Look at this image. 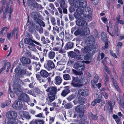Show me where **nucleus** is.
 Returning <instances> with one entry per match:
<instances>
[{
    "label": "nucleus",
    "mask_w": 124,
    "mask_h": 124,
    "mask_svg": "<svg viewBox=\"0 0 124 124\" xmlns=\"http://www.w3.org/2000/svg\"><path fill=\"white\" fill-rule=\"evenodd\" d=\"M77 8L76 12L74 14V16L76 19L80 18L82 14L84 16L87 18L91 13V9L89 7L83 9L79 8Z\"/></svg>",
    "instance_id": "nucleus-1"
},
{
    "label": "nucleus",
    "mask_w": 124,
    "mask_h": 124,
    "mask_svg": "<svg viewBox=\"0 0 124 124\" xmlns=\"http://www.w3.org/2000/svg\"><path fill=\"white\" fill-rule=\"evenodd\" d=\"M96 49V46L92 47L91 46H85L81 49L83 53L84 54H88L89 55H92L95 52Z\"/></svg>",
    "instance_id": "nucleus-2"
},
{
    "label": "nucleus",
    "mask_w": 124,
    "mask_h": 124,
    "mask_svg": "<svg viewBox=\"0 0 124 124\" xmlns=\"http://www.w3.org/2000/svg\"><path fill=\"white\" fill-rule=\"evenodd\" d=\"M73 67L76 70L82 71L84 70L85 68L84 63L82 61L77 62L74 64Z\"/></svg>",
    "instance_id": "nucleus-3"
},
{
    "label": "nucleus",
    "mask_w": 124,
    "mask_h": 124,
    "mask_svg": "<svg viewBox=\"0 0 124 124\" xmlns=\"http://www.w3.org/2000/svg\"><path fill=\"white\" fill-rule=\"evenodd\" d=\"M87 6V2L85 0H79L78 2H76L75 4V7L76 8L80 7L85 8Z\"/></svg>",
    "instance_id": "nucleus-4"
},
{
    "label": "nucleus",
    "mask_w": 124,
    "mask_h": 124,
    "mask_svg": "<svg viewBox=\"0 0 124 124\" xmlns=\"http://www.w3.org/2000/svg\"><path fill=\"white\" fill-rule=\"evenodd\" d=\"M95 40L94 38L92 36H91L86 39V42L88 46H91L93 47L96 46L94 45Z\"/></svg>",
    "instance_id": "nucleus-5"
},
{
    "label": "nucleus",
    "mask_w": 124,
    "mask_h": 124,
    "mask_svg": "<svg viewBox=\"0 0 124 124\" xmlns=\"http://www.w3.org/2000/svg\"><path fill=\"white\" fill-rule=\"evenodd\" d=\"M21 85L18 84H15L13 86V90L17 95H20L23 92L20 88Z\"/></svg>",
    "instance_id": "nucleus-6"
},
{
    "label": "nucleus",
    "mask_w": 124,
    "mask_h": 124,
    "mask_svg": "<svg viewBox=\"0 0 124 124\" xmlns=\"http://www.w3.org/2000/svg\"><path fill=\"white\" fill-rule=\"evenodd\" d=\"M17 116V112L15 111H10L6 113V116L9 119H13L16 118Z\"/></svg>",
    "instance_id": "nucleus-7"
},
{
    "label": "nucleus",
    "mask_w": 124,
    "mask_h": 124,
    "mask_svg": "<svg viewBox=\"0 0 124 124\" xmlns=\"http://www.w3.org/2000/svg\"><path fill=\"white\" fill-rule=\"evenodd\" d=\"M18 99L20 101L25 102H28L30 101V98L28 95L25 93H23L21 94L18 97Z\"/></svg>",
    "instance_id": "nucleus-8"
},
{
    "label": "nucleus",
    "mask_w": 124,
    "mask_h": 124,
    "mask_svg": "<svg viewBox=\"0 0 124 124\" xmlns=\"http://www.w3.org/2000/svg\"><path fill=\"white\" fill-rule=\"evenodd\" d=\"M12 106L14 109L17 110H20L22 108L23 105L21 101H15Z\"/></svg>",
    "instance_id": "nucleus-9"
},
{
    "label": "nucleus",
    "mask_w": 124,
    "mask_h": 124,
    "mask_svg": "<svg viewBox=\"0 0 124 124\" xmlns=\"http://www.w3.org/2000/svg\"><path fill=\"white\" fill-rule=\"evenodd\" d=\"M78 19V20L76 22V24L77 25L81 26L83 28H86L87 27V24L85 21Z\"/></svg>",
    "instance_id": "nucleus-10"
},
{
    "label": "nucleus",
    "mask_w": 124,
    "mask_h": 124,
    "mask_svg": "<svg viewBox=\"0 0 124 124\" xmlns=\"http://www.w3.org/2000/svg\"><path fill=\"white\" fill-rule=\"evenodd\" d=\"M78 93L80 95L86 96L88 95L89 93V91L87 89H81L79 90Z\"/></svg>",
    "instance_id": "nucleus-11"
},
{
    "label": "nucleus",
    "mask_w": 124,
    "mask_h": 124,
    "mask_svg": "<svg viewBox=\"0 0 124 124\" xmlns=\"http://www.w3.org/2000/svg\"><path fill=\"white\" fill-rule=\"evenodd\" d=\"M15 72L19 75L23 76L26 74V69L21 70L19 67H18L15 69Z\"/></svg>",
    "instance_id": "nucleus-12"
},
{
    "label": "nucleus",
    "mask_w": 124,
    "mask_h": 124,
    "mask_svg": "<svg viewBox=\"0 0 124 124\" xmlns=\"http://www.w3.org/2000/svg\"><path fill=\"white\" fill-rule=\"evenodd\" d=\"M47 65H46V66L44 65V67L45 68H47L48 70L54 69L55 67V65L53 61L50 60L47 61Z\"/></svg>",
    "instance_id": "nucleus-13"
},
{
    "label": "nucleus",
    "mask_w": 124,
    "mask_h": 124,
    "mask_svg": "<svg viewBox=\"0 0 124 124\" xmlns=\"http://www.w3.org/2000/svg\"><path fill=\"white\" fill-rule=\"evenodd\" d=\"M47 92H50L49 95H55L57 91V88L54 87H48L47 89L46 90Z\"/></svg>",
    "instance_id": "nucleus-14"
},
{
    "label": "nucleus",
    "mask_w": 124,
    "mask_h": 124,
    "mask_svg": "<svg viewBox=\"0 0 124 124\" xmlns=\"http://www.w3.org/2000/svg\"><path fill=\"white\" fill-rule=\"evenodd\" d=\"M20 60L22 65L24 66L29 64L31 63V61L30 59L27 57H22L20 58Z\"/></svg>",
    "instance_id": "nucleus-15"
},
{
    "label": "nucleus",
    "mask_w": 124,
    "mask_h": 124,
    "mask_svg": "<svg viewBox=\"0 0 124 124\" xmlns=\"http://www.w3.org/2000/svg\"><path fill=\"white\" fill-rule=\"evenodd\" d=\"M85 108V105L82 104H80L76 107L75 110L77 113H80L84 112V110Z\"/></svg>",
    "instance_id": "nucleus-16"
},
{
    "label": "nucleus",
    "mask_w": 124,
    "mask_h": 124,
    "mask_svg": "<svg viewBox=\"0 0 124 124\" xmlns=\"http://www.w3.org/2000/svg\"><path fill=\"white\" fill-rule=\"evenodd\" d=\"M39 14L37 12H35L33 13L32 15V17L33 19L35 21V22L36 24L38 23L39 24V21L40 19L38 18Z\"/></svg>",
    "instance_id": "nucleus-17"
},
{
    "label": "nucleus",
    "mask_w": 124,
    "mask_h": 124,
    "mask_svg": "<svg viewBox=\"0 0 124 124\" xmlns=\"http://www.w3.org/2000/svg\"><path fill=\"white\" fill-rule=\"evenodd\" d=\"M74 44L73 43L69 42L64 47L65 49L66 50L71 49L73 48Z\"/></svg>",
    "instance_id": "nucleus-18"
},
{
    "label": "nucleus",
    "mask_w": 124,
    "mask_h": 124,
    "mask_svg": "<svg viewBox=\"0 0 124 124\" xmlns=\"http://www.w3.org/2000/svg\"><path fill=\"white\" fill-rule=\"evenodd\" d=\"M34 40L31 39H29L28 38H25L24 40V43L27 44L33 45L32 44L33 43Z\"/></svg>",
    "instance_id": "nucleus-19"
},
{
    "label": "nucleus",
    "mask_w": 124,
    "mask_h": 124,
    "mask_svg": "<svg viewBox=\"0 0 124 124\" xmlns=\"http://www.w3.org/2000/svg\"><path fill=\"white\" fill-rule=\"evenodd\" d=\"M75 36H77L79 35L81 36H83V29L79 28L74 33Z\"/></svg>",
    "instance_id": "nucleus-20"
},
{
    "label": "nucleus",
    "mask_w": 124,
    "mask_h": 124,
    "mask_svg": "<svg viewBox=\"0 0 124 124\" xmlns=\"http://www.w3.org/2000/svg\"><path fill=\"white\" fill-rule=\"evenodd\" d=\"M55 84L57 85H59L62 82V79L61 77L59 76H57L55 77Z\"/></svg>",
    "instance_id": "nucleus-21"
},
{
    "label": "nucleus",
    "mask_w": 124,
    "mask_h": 124,
    "mask_svg": "<svg viewBox=\"0 0 124 124\" xmlns=\"http://www.w3.org/2000/svg\"><path fill=\"white\" fill-rule=\"evenodd\" d=\"M40 74L43 78H47L48 75V73L46 70H42L40 72Z\"/></svg>",
    "instance_id": "nucleus-22"
},
{
    "label": "nucleus",
    "mask_w": 124,
    "mask_h": 124,
    "mask_svg": "<svg viewBox=\"0 0 124 124\" xmlns=\"http://www.w3.org/2000/svg\"><path fill=\"white\" fill-rule=\"evenodd\" d=\"M70 92V90L68 89H64L62 91L61 93V95L62 96L64 97Z\"/></svg>",
    "instance_id": "nucleus-23"
},
{
    "label": "nucleus",
    "mask_w": 124,
    "mask_h": 124,
    "mask_svg": "<svg viewBox=\"0 0 124 124\" xmlns=\"http://www.w3.org/2000/svg\"><path fill=\"white\" fill-rule=\"evenodd\" d=\"M28 4L30 8L33 9L35 7V1L33 2L32 1H28Z\"/></svg>",
    "instance_id": "nucleus-24"
},
{
    "label": "nucleus",
    "mask_w": 124,
    "mask_h": 124,
    "mask_svg": "<svg viewBox=\"0 0 124 124\" xmlns=\"http://www.w3.org/2000/svg\"><path fill=\"white\" fill-rule=\"evenodd\" d=\"M78 117L80 119L82 120H84L86 119V116L84 115V112L79 113Z\"/></svg>",
    "instance_id": "nucleus-25"
},
{
    "label": "nucleus",
    "mask_w": 124,
    "mask_h": 124,
    "mask_svg": "<svg viewBox=\"0 0 124 124\" xmlns=\"http://www.w3.org/2000/svg\"><path fill=\"white\" fill-rule=\"evenodd\" d=\"M21 113L23 114V116L26 119L29 120L31 118V116H30L29 113L28 112H24L23 111H22Z\"/></svg>",
    "instance_id": "nucleus-26"
},
{
    "label": "nucleus",
    "mask_w": 124,
    "mask_h": 124,
    "mask_svg": "<svg viewBox=\"0 0 124 124\" xmlns=\"http://www.w3.org/2000/svg\"><path fill=\"white\" fill-rule=\"evenodd\" d=\"M68 56L72 58L75 57L77 55L76 53L72 51L68 52Z\"/></svg>",
    "instance_id": "nucleus-27"
},
{
    "label": "nucleus",
    "mask_w": 124,
    "mask_h": 124,
    "mask_svg": "<svg viewBox=\"0 0 124 124\" xmlns=\"http://www.w3.org/2000/svg\"><path fill=\"white\" fill-rule=\"evenodd\" d=\"M89 116L92 120H96L98 118V117L96 115H93L91 112L89 113Z\"/></svg>",
    "instance_id": "nucleus-28"
},
{
    "label": "nucleus",
    "mask_w": 124,
    "mask_h": 124,
    "mask_svg": "<svg viewBox=\"0 0 124 124\" xmlns=\"http://www.w3.org/2000/svg\"><path fill=\"white\" fill-rule=\"evenodd\" d=\"M79 102L83 103L86 101V99L84 97H82L80 96L78 98Z\"/></svg>",
    "instance_id": "nucleus-29"
},
{
    "label": "nucleus",
    "mask_w": 124,
    "mask_h": 124,
    "mask_svg": "<svg viewBox=\"0 0 124 124\" xmlns=\"http://www.w3.org/2000/svg\"><path fill=\"white\" fill-rule=\"evenodd\" d=\"M79 72H78L75 70L73 69L72 70V71L74 74L77 75H81L83 74L82 71L79 70Z\"/></svg>",
    "instance_id": "nucleus-30"
},
{
    "label": "nucleus",
    "mask_w": 124,
    "mask_h": 124,
    "mask_svg": "<svg viewBox=\"0 0 124 124\" xmlns=\"http://www.w3.org/2000/svg\"><path fill=\"white\" fill-rule=\"evenodd\" d=\"M87 28L85 29L84 32L83 29V33L84 34L83 36L88 35L90 33V30L88 28Z\"/></svg>",
    "instance_id": "nucleus-31"
},
{
    "label": "nucleus",
    "mask_w": 124,
    "mask_h": 124,
    "mask_svg": "<svg viewBox=\"0 0 124 124\" xmlns=\"http://www.w3.org/2000/svg\"><path fill=\"white\" fill-rule=\"evenodd\" d=\"M123 97L120 98L118 103L121 107H122L123 106L124 104V95Z\"/></svg>",
    "instance_id": "nucleus-32"
},
{
    "label": "nucleus",
    "mask_w": 124,
    "mask_h": 124,
    "mask_svg": "<svg viewBox=\"0 0 124 124\" xmlns=\"http://www.w3.org/2000/svg\"><path fill=\"white\" fill-rule=\"evenodd\" d=\"M10 103V101L8 100L6 102L2 103L1 104V106L2 108H4L5 106H7L9 105Z\"/></svg>",
    "instance_id": "nucleus-33"
},
{
    "label": "nucleus",
    "mask_w": 124,
    "mask_h": 124,
    "mask_svg": "<svg viewBox=\"0 0 124 124\" xmlns=\"http://www.w3.org/2000/svg\"><path fill=\"white\" fill-rule=\"evenodd\" d=\"M55 55V53L54 52L51 51L49 53L48 56L50 59H53Z\"/></svg>",
    "instance_id": "nucleus-34"
},
{
    "label": "nucleus",
    "mask_w": 124,
    "mask_h": 124,
    "mask_svg": "<svg viewBox=\"0 0 124 124\" xmlns=\"http://www.w3.org/2000/svg\"><path fill=\"white\" fill-rule=\"evenodd\" d=\"M95 79L92 80L91 81V83L93 86L94 87V85L97 82L98 78L97 76H95L94 77Z\"/></svg>",
    "instance_id": "nucleus-35"
},
{
    "label": "nucleus",
    "mask_w": 124,
    "mask_h": 124,
    "mask_svg": "<svg viewBox=\"0 0 124 124\" xmlns=\"http://www.w3.org/2000/svg\"><path fill=\"white\" fill-rule=\"evenodd\" d=\"M73 105L71 103H68L64 105V107L67 109H70L72 108Z\"/></svg>",
    "instance_id": "nucleus-36"
},
{
    "label": "nucleus",
    "mask_w": 124,
    "mask_h": 124,
    "mask_svg": "<svg viewBox=\"0 0 124 124\" xmlns=\"http://www.w3.org/2000/svg\"><path fill=\"white\" fill-rule=\"evenodd\" d=\"M75 97V94H71L67 98V99L69 101H70L71 100L74 99Z\"/></svg>",
    "instance_id": "nucleus-37"
},
{
    "label": "nucleus",
    "mask_w": 124,
    "mask_h": 124,
    "mask_svg": "<svg viewBox=\"0 0 124 124\" xmlns=\"http://www.w3.org/2000/svg\"><path fill=\"white\" fill-rule=\"evenodd\" d=\"M48 96L50 102H52L55 99V95H52V94L49 95V94H48Z\"/></svg>",
    "instance_id": "nucleus-38"
},
{
    "label": "nucleus",
    "mask_w": 124,
    "mask_h": 124,
    "mask_svg": "<svg viewBox=\"0 0 124 124\" xmlns=\"http://www.w3.org/2000/svg\"><path fill=\"white\" fill-rule=\"evenodd\" d=\"M60 4V7L62 8H64L66 6H67L66 5H65V2L64 0H61Z\"/></svg>",
    "instance_id": "nucleus-39"
},
{
    "label": "nucleus",
    "mask_w": 124,
    "mask_h": 124,
    "mask_svg": "<svg viewBox=\"0 0 124 124\" xmlns=\"http://www.w3.org/2000/svg\"><path fill=\"white\" fill-rule=\"evenodd\" d=\"M117 46L118 47V48L116 49V51L118 52L119 50V49L121 48L123 46V44L121 42H118L117 43Z\"/></svg>",
    "instance_id": "nucleus-40"
},
{
    "label": "nucleus",
    "mask_w": 124,
    "mask_h": 124,
    "mask_svg": "<svg viewBox=\"0 0 124 124\" xmlns=\"http://www.w3.org/2000/svg\"><path fill=\"white\" fill-rule=\"evenodd\" d=\"M8 124H17L15 120L13 119H9L7 122Z\"/></svg>",
    "instance_id": "nucleus-41"
},
{
    "label": "nucleus",
    "mask_w": 124,
    "mask_h": 124,
    "mask_svg": "<svg viewBox=\"0 0 124 124\" xmlns=\"http://www.w3.org/2000/svg\"><path fill=\"white\" fill-rule=\"evenodd\" d=\"M72 79L73 80L72 81V82H73V81H74L78 83H80V80L79 79L78 77H73Z\"/></svg>",
    "instance_id": "nucleus-42"
},
{
    "label": "nucleus",
    "mask_w": 124,
    "mask_h": 124,
    "mask_svg": "<svg viewBox=\"0 0 124 124\" xmlns=\"http://www.w3.org/2000/svg\"><path fill=\"white\" fill-rule=\"evenodd\" d=\"M35 8H36L37 9H42L43 8V7H42L41 5L38 4L36 1H35Z\"/></svg>",
    "instance_id": "nucleus-43"
},
{
    "label": "nucleus",
    "mask_w": 124,
    "mask_h": 124,
    "mask_svg": "<svg viewBox=\"0 0 124 124\" xmlns=\"http://www.w3.org/2000/svg\"><path fill=\"white\" fill-rule=\"evenodd\" d=\"M101 39L104 42L107 41L108 40L106 34H102L101 35Z\"/></svg>",
    "instance_id": "nucleus-44"
},
{
    "label": "nucleus",
    "mask_w": 124,
    "mask_h": 124,
    "mask_svg": "<svg viewBox=\"0 0 124 124\" xmlns=\"http://www.w3.org/2000/svg\"><path fill=\"white\" fill-rule=\"evenodd\" d=\"M51 20L52 24L54 26H55L56 24L55 22V18L53 17H51Z\"/></svg>",
    "instance_id": "nucleus-45"
},
{
    "label": "nucleus",
    "mask_w": 124,
    "mask_h": 124,
    "mask_svg": "<svg viewBox=\"0 0 124 124\" xmlns=\"http://www.w3.org/2000/svg\"><path fill=\"white\" fill-rule=\"evenodd\" d=\"M103 76L105 79V81L106 82H108L109 80V78L108 75L105 72H104Z\"/></svg>",
    "instance_id": "nucleus-46"
},
{
    "label": "nucleus",
    "mask_w": 124,
    "mask_h": 124,
    "mask_svg": "<svg viewBox=\"0 0 124 124\" xmlns=\"http://www.w3.org/2000/svg\"><path fill=\"white\" fill-rule=\"evenodd\" d=\"M113 85L117 90L119 92H120L121 91L120 90V88L117 83H114V84H113Z\"/></svg>",
    "instance_id": "nucleus-47"
},
{
    "label": "nucleus",
    "mask_w": 124,
    "mask_h": 124,
    "mask_svg": "<svg viewBox=\"0 0 124 124\" xmlns=\"http://www.w3.org/2000/svg\"><path fill=\"white\" fill-rule=\"evenodd\" d=\"M63 77L65 80H69L70 78V76L68 74H65L63 75Z\"/></svg>",
    "instance_id": "nucleus-48"
},
{
    "label": "nucleus",
    "mask_w": 124,
    "mask_h": 124,
    "mask_svg": "<svg viewBox=\"0 0 124 124\" xmlns=\"http://www.w3.org/2000/svg\"><path fill=\"white\" fill-rule=\"evenodd\" d=\"M33 45L31 44L29 46H28V48L31 50H33L35 48V45L34 43L32 44Z\"/></svg>",
    "instance_id": "nucleus-49"
},
{
    "label": "nucleus",
    "mask_w": 124,
    "mask_h": 124,
    "mask_svg": "<svg viewBox=\"0 0 124 124\" xmlns=\"http://www.w3.org/2000/svg\"><path fill=\"white\" fill-rule=\"evenodd\" d=\"M4 62L5 63L3 67L0 70V74L1 73V72L3 70L6 68V61H4Z\"/></svg>",
    "instance_id": "nucleus-50"
},
{
    "label": "nucleus",
    "mask_w": 124,
    "mask_h": 124,
    "mask_svg": "<svg viewBox=\"0 0 124 124\" xmlns=\"http://www.w3.org/2000/svg\"><path fill=\"white\" fill-rule=\"evenodd\" d=\"M36 77L37 79L39 80L40 83L41 82V79L40 75L37 74H36Z\"/></svg>",
    "instance_id": "nucleus-51"
},
{
    "label": "nucleus",
    "mask_w": 124,
    "mask_h": 124,
    "mask_svg": "<svg viewBox=\"0 0 124 124\" xmlns=\"http://www.w3.org/2000/svg\"><path fill=\"white\" fill-rule=\"evenodd\" d=\"M37 124H43L44 123V121L43 120L39 119L36 120Z\"/></svg>",
    "instance_id": "nucleus-52"
},
{
    "label": "nucleus",
    "mask_w": 124,
    "mask_h": 124,
    "mask_svg": "<svg viewBox=\"0 0 124 124\" xmlns=\"http://www.w3.org/2000/svg\"><path fill=\"white\" fill-rule=\"evenodd\" d=\"M102 95L104 97L105 99H107L108 97V94L106 92H104L102 93Z\"/></svg>",
    "instance_id": "nucleus-53"
},
{
    "label": "nucleus",
    "mask_w": 124,
    "mask_h": 124,
    "mask_svg": "<svg viewBox=\"0 0 124 124\" xmlns=\"http://www.w3.org/2000/svg\"><path fill=\"white\" fill-rule=\"evenodd\" d=\"M96 103H100L101 102H102L103 101V99L101 98L100 99L97 98L95 100Z\"/></svg>",
    "instance_id": "nucleus-54"
},
{
    "label": "nucleus",
    "mask_w": 124,
    "mask_h": 124,
    "mask_svg": "<svg viewBox=\"0 0 124 124\" xmlns=\"http://www.w3.org/2000/svg\"><path fill=\"white\" fill-rule=\"evenodd\" d=\"M69 10L70 12L71 13L73 12L75 10L74 8L72 6H70V7L69 8Z\"/></svg>",
    "instance_id": "nucleus-55"
},
{
    "label": "nucleus",
    "mask_w": 124,
    "mask_h": 124,
    "mask_svg": "<svg viewBox=\"0 0 124 124\" xmlns=\"http://www.w3.org/2000/svg\"><path fill=\"white\" fill-rule=\"evenodd\" d=\"M108 105L110 107V110H112V103L111 101H109L108 102Z\"/></svg>",
    "instance_id": "nucleus-56"
},
{
    "label": "nucleus",
    "mask_w": 124,
    "mask_h": 124,
    "mask_svg": "<svg viewBox=\"0 0 124 124\" xmlns=\"http://www.w3.org/2000/svg\"><path fill=\"white\" fill-rule=\"evenodd\" d=\"M67 7V6H66L64 8H62L63 10V13L64 14H67V10L66 9V8Z\"/></svg>",
    "instance_id": "nucleus-57"
},
{
    "label": "nucleus",
    "mask_w": 124,
    "mask_h": 124,
    "mask_svg": "<svg viewBox=\"0 0 124 124\" xmlns=\"http://www.w3.org/2000/svg\"><path fill=\"white\" fill-rule=\"evenodd\" d=\"M7 72H8L9 71V68L11 67L10 64L9 62H8L7 63Z\"/></svg>",
    "instance_id": "nucleus-58"
},
{
    "label": "nucleus",
    "mask_w": 124,
    "mask_h": 124,
    "mask_svg": "<svg viewBox=\"0 0 124 124\" xmlns=\"http://www.w3.org/2000/svg\"><path fill=\"white\" fill-rule=\"evenodd\" d=\"M102 21L103 22L106 24H107L108 23V20L106 18V17H103L102 18Z\"/></svg>",
    "instance_id": "nucleus-59"
},
{
    "label": "nucleus",
    "mask_w": 124,
    "mask_h": 124,
    "mask_svg": "<svg viewBox=\"0 0 124 124\" xmlns=\"http://www.w3.org/2000/svg\"><path fill=\"white\" fill-rule=\"evenodd\" d=\"M49 6L50 7L51 9L53 10H54L55 8L54 7V4L52 3H50L49 4Z\"/></svg>",
    "instance_id": "nucleus-60"
},
{
    "label": "nucleus",
    "mask_w": 124,
    "mask_h": 124,
    "mask_svg": "<svg viewBox=\"0 0 124 124\" xmlns=\"http://www.w3.org/2000/svg\"><path fill=\"white\" fill-rule=\"evenodd\" d=\"M105 69L106 71L108 74H111V71L109 70L108 68L106 66H105Z\"/></svg>",
    "instance_id": "nucleus-61"
},
{
    "label": "nucleus",
    "mask_w": 124,
    "mask_h": 124,
    "mask_svg": "<svg viewBox=\"0 0 124 124\" xmlns=\"http://www.w3.org/2000/svg\"><path fill=\"white\" fill-rule=\"evenodd\" d=\"M39 21V22L40 23L41 25L43 27H44L45 26V25L44 22L40 19Z\"/></svg>",
    "instance_id": "nucleus-62"
},
{
    "label": "nucleus",
    "mask_w": 124,
    "mask_h": 124,
    "mask_svg": "<svg viewBox=\"0 0 124 124\" xmlns=\"http://www.w3.org/2000/svg\"><path fill=\"white\" fill-rule=\"evenodd\" d=\"M117 30L116 28L114 29L113 30L112 33L114 35H116L117 33Z\"/></svg>",
    "instance_id": "nucleus-63"
},
{
    "label": "nucleus",
    "mask_w": 124,
    "mask_h": 124,
    "mask_svg": "<svg viewBox=\"0 0 124 124\" xmlns=\"http://www.w3.org/2000/svg\"><path fill=\"white\" fill-rule=\"evenodd\" d=\"M122 70L123 71L121 78H124V65L122 66Z\"/></svg>",
    "instance_id": "nucleus-64"
}]
</instances>
